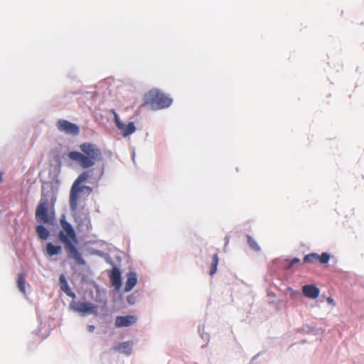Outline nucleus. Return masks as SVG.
<instances>
[{
    "label": "nucleus",
    "mask_w": 364,
    "mask_h": 364,
    "mask_svg": "<svg viewBox=\"0 0 364 364\" xmlns=\"http://www.w3.org/2000/svg\"><path fill=\"white\" fill-rule=\"evenodd\" d=\"M60 223L61 229L58 234V239L63 245L68 257L78 265H85L86 262L77 247L78 239L74 228L65 220V216L60 218Z\"/></svg>",
    "instance_id": "nucleus-1"
},
{
    "label": "nucleus",
    "mask_w": 364,
    "mask_h": 364,
    "mask_svg": "<svg viewBox=\"0 0 364 364\" xmlns=\"http://www.w3.org/2000/svg\"><path fill=\"white\" fill-rule=\"evenodd\" d=\"M80 151L68 153V158L82 168H89L102 160V150L98 146L90 142H84L79 146Z\"/></svg>",
    "instance_id": "nucleus-2"
},
{
    "label": "nucleus",
    "mask_w": 364,
    "mask_h": 364,
    "mask_svg": "<svg viewBox=\"0 0 364 364\" xmlns=\"http://www.w3.org/2000/svg\"><path fill=\"white\" fill-rule=\"evenodd\" d=\"M55 201L56 197L53 191L42 192L41 198L35 213L38 222L43 224H53L54 211H50L49 208H53Z\"/></svg>",
    "instance_id": "nucleus-3"
},
{
    "label": "nucleus",
    "mask_w": 364,
    "mask_h": 364,
    "mask_svg": "<svg viewBox=\"0 0 364 364\" xmlns=\"http://www.w3.org/2000/svg\"><path fill=\"white\" fill-rule=\"evenodd\" d=\"M172 99L158 90H151L145 95L144 105L153 109H161L169 107Z\"/></svg>",
    "instance_id": "nucleus-4"
},
{
    "label": "nucleus",
    "mask_w": 364,
    "mask_h": 364,
    "mask_svg": "<svg viewBox=\"0 0 364 364\" xmlns=\"http://www.w3.org/2000/svg\"><path fill=\"white\" fill-rule=\"evenodd\" d=\"M84 190H86L88 193H90L92 191V188L90 186H72L69 198L70 207L72 211H75L77 209L79 193Z\"/></svg>",
    "instance_id": "nucleus-5"
},
{
    "label": "nucleus",
    "mask_w": 364,
    "mask_h": 364,
    "mask_svg": "<svg viewBox=\"0 0 364 364\" xmlns=\"http://www.w3.org/2000/svg\"><path fill=\"white\" fill-rule=\"evenodd\" d=\"M58 129L66 134L76 136L80 133L79 127L65 119H59L56 123Z\"/></svg>",
    "instance_id": "nucleus-6"
},
{
    "label": "nucleus",
    "mask_w": 364,
    "mask_h": 364,
    "mask_svg": "<svg viewBox=\"0 0 364 364\" xmlns=\"http://www.w3.org/2000/svg\"><path fill=\"white\" fill-rule=\"evenodd\" d=\"M70 307L76 312L80 313L82 314H97V306L90 302H72L70 304Z\"/></svg>",
    "instance_id": "nucleus-7"
},
{
    "label": "nucleus",
    "mask_w": 364,
    "mask_h": 364,
    "mask_svg": "<svg viewBox=\"0 0 364 364\" xmlns=\"http://www.w3.org/2000/svg\"><path fill=\"white\" fill-rule=\"evenodd\" d=\"M114 114V122L117 127L121 130L123 136L126 137L133 134L136 131V127L134 122H129L128 124H123L114 110L112 111Z\"/></svg>",
    "instance_id": "nucleus-8"
},
{
    "label": "nucleus",
    "mask_w": 364,
    "mask_h": 364,
    "mask_svg": "<svg viewBox=\"0 0 364 364\" xmlns=\"http://www.w3.org/2000/svg\"><path fill=\"white\" fill-rule=\"evenodd\" d=\"M330 259V255L327 252H323L321 255L317 253H310L304 258V263H314L319 262L321 264H327Z\"/></svg>",
    "instance_id": "nucleus-9"
},
{
    "label": "nucleus",
    "mask_w": 364,
    "mask_h": 364,
    "mask_svg": "<svg viewBox=\"0 0 364 364\" xmlns=\"http://www.w3.org/2000/svg\"><path fill=\"white\" fill-rule=\"evenodd\" d=\"M136 321L137 317L134 315L117 316L114 324L117 328L127 327L134 325Z\"/></svg>",
    "instance_id": "nucleus-10"
},
{
    "label": "nucleus",
    "mask_w": 364,
    "mask_h": 364,
    "mask_svg": "<svg viewBox=\"0 0 364 364\" xmlns=\"http://www.w3.org/2000/svg\"><path fill=\"white\" fill-rule=\"evenodd\" d=\"M109 279L112 286L119 291L122 286V274L120 270L114 267L109 272Z\"/></svg>",
    "instance_id": "nucleus-11"
},
{
    "label": "nucleus",
    "mask_w": 364,
    "mask_h": 364,
    "mask_svg": "<svg viewBox=\"0 0 364 364\" xmlns=\"http://www.w3.org/2000/svg\"><path fill=\"white\" fill-rule=\"evenodd\" d=\"M303 294L309 299H316L320 294L319 289L314 284H306L302 287Z\"/></svg>",
    "instance_id": "nucleus-12"
},
{
    "label": "nucleus",
    "mask_w": 364,
    "mask_h": 364,
    "mask_svg": "<svg viewBox=\"0 0 364 364\" xmlns=\"http://www.w3.org/2000/svg\"><path fill=\"white\" fill-rule=\"evenodd\" d=\"M127 279L124 286V291L128 292L131 291L136 284L137 276L135 272H130L127 273Z\"/></svg>",
    "instance_id": "nucleus-13"
},
{
    "label": "nucleus",
    "mask_w": 364,
    "mask_h": 364,
    "mask_svg": "<svg viewBox=\"0 0 364 364\" xmlns=\"http://www.w3.org/2000/svg\"><path fill=\"white\" fill-rule=\"evenodd\" d=\"M132 341L122 342L116 346L114 349L125 355H129L132 352Z\"/></svg>",
    "instance_id": "nucleus-14"
},
{
    "label": "nucleus",
    "mask_w": 364,
    "mask_h": 364,
    "mask_svg": "<svg viewBox=\"0 0 364 364\" xmlns=\"http://www.w3.org/2000/svg\"><path fill=\"white\" fill-rule=\"evenodd\" d=\"M46 254L49 257L60 255L62 252V247L59 245H54L52 242H48L46 248Z\"/></svg>",
    "instance_id": "nucleus-15"
},
{
    "label": "nucleus",
    "mask_w": 364,
    "mask_h": 364,
    "mask_svg": "<svg viewBox=\"0 0 364 364\" xmlns=\"http://www.w3.org/2000/svg\"><path fill=\"white\" fill-rule=\"evenodd\" d=\"M60 287L61 289L70 297L75 298V294L71 291L70 288L69 287L66 279L63 275H61L60 277Z\"/></svg>",
    "instance_id": "nucleus-16"
},
{
    "label": "nucleus",
    "mask_w": 364,
    "mask_h": 364,
    "mask_svg": "<svg viewBox=\"0 0 364 364\" xmlns=\"http://www.w3.org/2000/svg\"><path fill=\"white\" fill-rule=\"evenodd\" d=\"M36 230L41 240H46L50 235V231L42 225H37Z\"/></svg>",
    "instance_id": "nucleus-17"
},
{
    "label": "nucleus",
    "mask_w": 364,
    "mask_h": 364,
    "mask_svg": "<svg viewBox=\"0 0 364 364\" xmlns=\"http://www.w3.org/2000/svg\"><path fill=\"white\" fill-rule=\"evenodd\" d=\"M25 284H26L25 274L23 273L19 274L18 276V279H17V286H18V288L20 290V291L22 292L23 294L26 293Z\"/></svg>",
    "instance_id": "nucleus-18"
},
{
    "label": "nucleus",
    "mask_w": 364,
    "mask_h": 364,
    "mask_svg": "<svg viewBox=\"0 0 364 364\" xmlns=\"http://www.w3.org/2000/svg\"><path fill=\"white\" fill-rule=\"evenodd\" d=\"M218 261H219V259H218V254L215 253V255H213V256L212 257V262H211L210 269V272H209L210 275L213 276L217 272V267L218 264Z\"/></svg>",
    "instance_id": "nucleus-19"
},
{
    "label": "nucleus",
    "mask_w": 364,
    "mask_h": 364,
    "mask_svg": "<svg viewBox=\"0 0 364 364\" xmlns=\"http://www.w3.org/2000/svg\"><path fill=\"white\" fill-rule=\"evenodd\" d=\"M89 178V174L87 171L82 172L81 174L78 176L77 179L75 181L73 185L75 186H80V184L87 180Z\"/></svg>",
    "instance_id": "nucleus-20"
},
{
    "label": "nucleus",
    "mask_w": 364,
    "mask_h": 364,
    "mask_svg": "<svg viewBox=\"0 0 364 364\" xmlns=\"http://www.w3.org/2000/svg\"><path fill=\"white\" fill-rule=\"evenodd\" d=\"M247 238L248 245H250V247H251L252 250H253L254 251H256V252L260 251V247L251 236L247 235Z\"/></svg>",
    "instance_id": "nucleus-21"
},
{
    "label": "nucleus",
    "mask_w": 364,
    "mask_h": 364,
    "mask_svg": "<svg viewBox=\"0 0 364 364\" xmlns=\"http://www.w3.org/2000/svg\"><path fill=\"white\" fill-rule=\"evenodd\" d=\"M300 259L298 258H294L291 261L289 262V264L285 267L287 269H291L295 264L299 263Z\"/></svg>",
    "instance_id": "nucleus-22"
},
{
    "label": "nucleus",
    "mask_w": 364,
    "mask_h": 364,
    "mask_svg": "<svg viewBox=\"0 0 364 364\" xmlns=\"http://www.w3.org/2000/svg\"><path fill=\"white\" fill-rule=\"evenodd\" d=\"M327 302L329 304H331L332 306H335V302H334V300L333 298L331 297H328L327 298Z\"/></svg>",
    "instance_id": "nucleus-23"
},
{
    "label": "nucleus",
    "mask_w": 364,
    "mask_h": 364,
    "mask_svg": "<svg viewBox=\"0 0 364 364\" xmlns=\"http://www.w3.org/2000/svg\"><path fill=\"white\" fill-rule=\"evenodd\" d=\"M87 328H88V330L91 332L93 331L95 329V326L93 325H89Z\"/></svg>",
    "instance_id": "nucleus-24"
},
{
    "label": "nucleus",
    "mask_w": 364,
    "mask_h": 364,
    "mask_svg": "<svg viewBox=\"0 0 364 364\" xmlns=\"http://www.w3.org/2000/svg\"><path fill=\"white\" fill-rule=\"evenodd\" d=\"M3 180V174L0 172V183L2 182Z\"/></svg>",
    "instance_id": "nucleus-25"
},
{
    "label": "nucleus",
    "mask_w": 364,
    "mask_h": 364,
    "mask_svg": "<svg viewBox=\"0 0 364 364\" xmlns=\"http://www.w3.org/2000/svg\"><path fill=\"white\" fill-rule=\"evenodd\" d=\"M75 222H76L77 223H78V226H80V225H81V224L80 223V222L78 221V220H77V218H75Z\"/></svg>",
    "instance_id": "nucleus-26"
}]
</instances>
